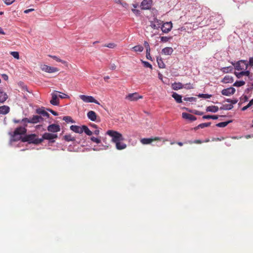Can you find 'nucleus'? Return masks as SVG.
<instances>
[{
    "label": "nucleus",
    "instance_id": "obj_25",
    "mask_svg": "<svg viewBox=\"0 0 253 253\" xmlns=\"http://www.w3.org/2000/svg\"><path fill=\"white\" fill-rule=\"evenodd\" d=\"M233 82V79L232 77L229 75L225 76L222 80V82L224 84L231 83Z\"/></svg>",
    "mask_w": 253,
    "mask_h": 253
},
{
    "label": "nucleus",
    "instance_id": "obj_46",
    "mask_svg": "<svg viewBox=\"0 0 253 253\" xmlns=\"http://www.w3.org/2000/svg\"><path fill=\"white\" fill-rule=\"evenodd\" d=\"M49 57H51L53 59L55 60L56 61L61 63H64L65 62L63 61L62 60L59 58L58 57L56 56H53V55H49Z\"/></svg>",
    "mask_w": 253,
    "mask_h": 253
},
{
    "label": "nucleus",
    "instance_id": "obj_15",
    "mask_svg": "<svg viewBox=\"0 0 253 253\" xmlns=\"http://www.w3.org/2000/svg\"><path fill=\"white\" fill-rule=\"evenodd\" d=\"M235 92V89L234 87H230L225 89H223L221 91V93L223 95L230 96L233 94Z\"/></svg>",
    "mask_w": 253,
    "mask_h": 253
},
{
    "label": "nucleus",
    "instance_id": "obj_34",
    "mask_svg": "<svg viewBox=\"0 0 253 253\" xmlns=\"http://www.w3.org/2000/svg\"><path fill=\"white\" fill-rule=\"evenodd\" d=\"M21 123L23 124L25 127L27 126V123H31V118H25L21 120Z\"/></svg>",
    "mask_w": 253,
    "mask_h": 253
},
{
    "label": "nucleus",
    "instance_id": "obj_63",
    "mask_svg": "<svg viewBox=\"0 0 253 253\" xmlns=\"http://www.w3.org/2000/svg\"><path fill=\"white\" fill-rule=\"evenodd\" d=\"M168 38L167 37H161V40L162 41L166 42L168 40Z\"/></svg>",
    "mask_w": 253,
    "mask_h": 253
},
{
    "label": "nucleus",
    "instance_id": "obj_57",
    "mask_svg": "<svg viewBox=\"0 0 253 253\" xmlns=\"http://www.w3.org/2000/svg\"><path fill=\"white\" fill-rule=\"evenodd\" d=\"M132 11L135 13V14L136 15H139L140 14V11L139 10H137V9H132Z\"/></svg>",
    "mask_w": 253,
    "mask_h": 253
},
{
    "label": "nucleus",
    "instance_id": "obj_47",
    "mask_svg": "<svg viewBox=\"0 0 253 253\" xmlns=\"http://www.w3.org/2000/svg\"><path fill=\"white\" fill-rule=\"evenodd\" d=\"M226 101L227 102L231 103L232 104H235L238 102V100L236 99H227Z\"/></svg>",
    "mask_w": 253,
    "mask_h": 253
},
{
    "label": "nucleus",
    "instance_id": "obj_51",
    "mask_svg": "<svg viewBox=\"0 0 253 253\" xmlns=\"http://www.w3.org/2000/svg\"><path fill=\"white\" fill-rule=\"evenodd\" d=\"M183 88L188 89L193 88L194 87L192 84H191L189 83V84H186L185 85H184Z\"/></svg>",
    "mask_w": 253,
    "mask_h": 253
},
{
    "label": "nucleus",
    "instance_id": "obj_58",
    "mask_svg": "<svg viewBox=\"0 0 253 253\" xmlns=\"http://www.w3.org/2000/svg\"><path fill=\"white\" fill-rule=\"evenodd\" d=\"M48 111H49L50 112H51L54 116L58 115V113L56 112H55L51 109H48Z\"/></svg>",
    "mask_w": 253,
    "mask_h": 253
},
{
    "label": "nucleus",
    "instance_id": "obj_53",
    "mask_svg": "<svg viewBox=\"0 0 253 253\" xmlns=\"http://www.w3.org/2000/svg\"><path fill=\"white\" fill-rule=\"evenodd\" d=\"M116 45H115V44L114 43H109L107 44H105L104 45V46L106 47H108V48H110V47H115Z\"/></svg>",
    "mask_w": 253,
    "mask_h": 253
},
{
    "label": "nucleus",
    "instance_id": "obj_21",
    "mask_svg": "<svg viewBox=\"0 0 253 253\" xmlns=\"http://www.w3.org/2000/svg\"><path fill=\"white\" fill-rule=\"evenodd\" d=\"M184 85L181 83H174L171 85V87L173 90H177L183 88Z\"/></svg>",
    "mask_w": 253,
    "mask_h": 253
},
{
    "label": "nucleus",
    "instance_id": "obj_43",
    "mask_svg": "<svg viewBox=\"0 0 253 253\" xmlns=\"http://www.w3.org/2000/svg\"><path fill=\"white\" fill-rule=\"evenodd\" d=\"M10 54L12 55L15 58L18 59L19 58V52L17 51L10 52Z\"/></svg>",
    "mask_w": 253,
    "mask_h": 253
},
{
    "label": "nucleus",
    "instance_id": "obj_11",
    "mask_svg": "<svg viewBox=\"0 0 253 253\" xmlns=\"http://www.w3.org/2000/svg\"><path fill=\"white\" fill-rule=\"evenodd\" d=\"M57 137V135L56 134H53L45 132L42 135V137L40 139H42V142L44 139L51 140V142H54V140H51L54 138H56Z\"/></svg>",
    "mask_w": 253,
    "mask_h": 253
},
{
    "label": "nucleus",
    "instance_id": "obj_10",
    "mask_svg": "<svg viewBox=\"0 0 253 253\" xmlns=\"http://www.w3.org/2000/svg\"><path fill=\"white\" fill-rule=\"evenodd\" d=\"M59 92L57 91H54L53 92L51 93V99L50 101V103L53 105L55 106H58L59 104V99L58 98L57 93Z\"/></svg>",
    "mask_w": 253,
    "mask_h": 253
},
{
    "label": "nucleus",
    "instance_id": "obj_59",
    "mask_svg": "<svg viewBox=\"0 0 253 253\" xmlns=\"http://www.w3.org/2000/svg\"><path fill=\"white\" fill-rule=\"evenodd\" d=\"M116 65H115V64H111V65H110V67H109V68H110L111 70H115V69H116Z\"/></svg>",
    "mask_w": 253,
    "mask_h": 253
},
{
    "label": "nucleus",
    "instance_id": "obj_33",
    "mask_svg": "<svg viewBox=\"0 0 253 253\" xmlns=\"http://www.w3.org/2000/svg\"><path fill=\"white\" fill-rule=\"evenodd\" d=\"M250 71H242V72L239 73V74H236V76L237 77V78H239L242 76H249L250 75Z\"/></svg>",
    "mask_w": 253,
    "mask_h": 253
},
{
    "label": "nucleus",
    "instance_id": "obj_45",
    "mask_svg": "<svg viewBox=\"0 0 253 253\" xmlns=\"http://www.w3.org/2000/svg\"><path fill=\"white\" fill-rule=\"evenodd\" d=\"M157 62L159 65V68H165V64L163 62L161 59L159 60L158 58L157 59Z\"/></svg>",
    "mask_w": 253,
    "mask_h": 253
},
{
    "label": "nucleus",
    "instance_id": "obj_18",
    "mask_svg": "<svg viewBox=\"0 0 253 253\" xmlns=\"http://www.w3.org/2000/svg\"><path fill=\"white\" fill-rule=\"evenodd\" d=\"M70 129L76 133H83L82 126H76V125H72L70 126Z\"/></svg>",
    "mask_w": 253,
    "mask_h": 253
},
{
    "label": "nucleus",
    "instance_id": "obj_62",
    "mask_svg": "<svg viewBox=\"0 0 253 253\" xmlns=\"http://www.w3.org/2000/svg\"><path fill=\"white\" fill-rule=\"evenodd\" d=\"M242 137H243L242 136H232V137H231V138L233 139H239L242 138Z\"/></svg>",
    "mask_w": 253,
    "mask_h": 253
},
{
    "label": "nucleus",
    "instance_id": "obj_56",
    "mask_svg": "<svg viewBox=\"0 0 253 253\" xmlns=\"http://www.w3.org/2000/svg\"><path fill=\"white\" fill-rule=\"evenodd\" d=\"M58 96L61 98H66L69 97V96L65 93H63L62 95H59Z\"/></svg>",
    "mask_w": 253,
    "mask_h": 253
},
{
    "label": "nucleus",
    "instance_id": "obj_1",
    "mask_svg": "<svg viewBox=\"0 0 253 253\" xmlns=\"http://www.w3.org/2000/svg\"><path fill=\"white\" fill-rule=\"evenodd\" d=\"M21 141L23 142H27L29 144H39L42 142V139L37 137L36 134H31L26 135L22 137H20Z\"/></svg>",
    "mask_w": 253,
    "mask_h": 253
},
{
    "label": "nucleus",
    "instance_id": "obj_48",
    "mask_svg": "<svg viewBox=\"0 0 253 253\" xmlns=\"http://www.w3.org/2000/svg\"><path fill=\"white\" fill-rule=\"evenodd\" d=\"M144 66L145 67H147V68H151L152 69V65L148 62H147V61H142Z\"/></svg>",
    "mask_w": 253,
    "mask_h": 253
},
{
    "label": "nucleus",
    "instance_id": "obj_17",
    "mask_svg": "<svg viewBox=\"0 0 253 253\" xmlns=\"http://www.w3.org/2000/svg\"><path fill=\"white\" fill-rule=\"evenodd\" d=\"M182 117L183 119L189 120L190 121H194L197 119L195 116L187 113H182Z\"/></svg>",
    "mask_w": 253,
    "mask_h": 253
},
{
    "label": "nucleus",
    "instance_id": "obj_29",
    "mask_svg": "<svg viewBox=\"0 0 253 253\" xmlns=\"http://www.w3.org/2000/svg\"><path fill=\"white\" fill-rule=\"evenodd\" d=\"M173 52L172 48H163L162 54L164 55H170Z\"/></svg>",
    "mask_w": 253,
    "mask_h": 253
},
{
    "label": "nucleus",
    "instance_id": "obj_26",
    "mask_svg": "<svg viewBox=\"0 0 253 253\" xmlns=\"http://www.w3.org/2000/svg\"><path fill=\"white\" fill-rule=\"evenodd\" d=\"M218 107L216 106H210L207 107L206 111L207 112L215 113L218 111Z\"/></svg>",
    "mask_w": 253,
    "mask_h": 253
},
{
    "label": "nucleus",
    "instance_id": "obj_39",
    "mask_svg": "<svg viewBox=\"0 0 253 253\" xmlns=\"http://www.w3.org/2000/svg\"><path fill=\"white\" fill-rule=\"evenodd\" d=\"M63 120L67 123L71 122L73 123L75 122L72 119V118L70 116L64 117Z\"/></svg>",
    "mask_w": 253,
    "mask_h": 253
},
{
    "label": "nucleus",
    "instance_id": "obj_2",
    "mask_svg": "<svg viewBox=\"0 0 253 253\" xmlns=\"http://www.w3.org/2000/svg\"><path fill=\"white\" fill-rule=\"evenodd\" d=\"M106 134L112 137L111 141L115 143L125 140L121 133L114 130H108L106 131Z\"/></svg>",
    "mask_w": 253,
    "mask_h": 253
},
{
    "label": "nucleus",
    "instance_id": "obj_5",
    "mask_svg": "<svg viewBox=\"0 0 253 253\" xmlns=\"http://www.w3.org/2000/svg\"><path fill=\"white\" fill-rule=\"evenodd\" d=\"M236 70H246L248 66V62L246 60H240L234 64H233Z\"/></svg>",
    "mask_w": 253,
    "mask_h": 253
},
{
    "label": "nucleus",
    "instance_id": "obj_64",
    "mask_svg": "<svg viewBox=\"0 0 253 253\" xmlns=\"http://www.w3.org/2000/svg\"><path fill=\"white\" fill-rule=\"evenodd\" d=\"M194 114L198 115H203V113L202 112H199L198 111H196L195 112H193Z\"/></svg>",
    "mask_w": 253,
    "mask_h": 253
},
{
    "label": "nucleus",
    "instance_id": "obj_4",
    "mask_svg": "<svg viewBox=\"0 0 253 253\" xmlns=\"http://www.w3.org/2000/svg\"><path fill=\"white\" fill-rule=\"evenodd\" d=\"M228 42L231 46H238L241 42L239 36L235 33L231 34L228 37Z\"/></svg>",
    "mask_w": 253,
    "mask_h": 253
},
{
    "label": "nucleus",
    "instance_id": "obj_38",
    "mask_svg": "<svg viewBox=\"0 0 253 253\" xmlns=\"http://www.w3.org/2000/svg\"><path fill=\"white\" fill-rule=\"evenodd\" d=\"M211 124V123H210V122L202 123V124L199 125L198 126V127L203 128L205 127H208V126H210Z\"/></svg>",
    "mask_w": 253,
    "mask_h": 253
},
{
    "label": "nucleus",
    "instance_id": "obj_22",
    "mask_svg": "<svg viewBox=\"0 0 253 253\" xmlns=\"http://www.w3.org/2000/svg\"><path fill=\"white\" fill-rule=\"evenodd\" d=\"M115 144L116 149L119 150H122L126 148V145L122 141H118L115 143Z\"/></svg>",
    "mask_w": 253,
    "mask_h": 253
},
{
    "label": "nucleus",
    "instance_id": "obj_19",
    "mask_svg": "<svg viewBox=\"0 0 253 253\" xmlns=\"http://www.w3.org/2000/svg\"><path fill=\"white\" fill-rule=\"evenodd\" d=\"M88 118L92 121H95L96 120L97 115L93 111H89L87 113Z\"/></svg>",
    "mask_w": 253,
    "mask_h": 253
},
{
    "label": "nucleus",
    "instance_id": "obj_36",
    "mask_svg": "<svg viewBox=\"0 0 253 253\" xmlns=\"http://www.w3.org/2000/svg\"><path fill=\"white\" fill-rule=\"evenodd\" d=\"M233 68L232 67H224L221 69V71L225 73H227L232 71Z\"/></svg>",
    "mask_w": 253,
    "mask_h": 253
},
{
    "label": "nucleus",
    "instance_id": "obj_52",
    "mask_svg": "<svg viewBox=\"0 0 253 253\" xmlns=\"http://www.w3.org/2000/svg\"><path fill=\"white\" fill-rule=\"evenodd\" d=\"M188 143L189 144H192V143L201 144L202 143V142L200 140H195L194 141H189Z\"/></svg>",
    "mask_w": 253,
    "mask_h": 253
},
{
    "label": "nucleus",
    "instance_id": "obj_30",
    "mask_svg": "<svg viewBox=\"0 0 253 253\" xmlns=\"http://www.w3.org/2000/svg\"><path fill=\"white\" fill-rule=\"evenodd\" d=\"M232 122V120H230L227 122H221L219 123H218L216 125V126L218 127H224L227 126L229 123H231Z\"/></svg>",
    "mask_w": 253,
    "mask_h": 253
},
{
    "label": "nucleus",
    "instance_id": "obj_13",
    "mask_svg": "<svg viewBox=\"0 0 253 253\" xmlns=\"http://www.w3.org/2000/svg\"><path fill=\"white\" fill-rule=\"evenodd\" d=\"M152 4V0H143L141 2L140 6L142 9H150Z\"/></svg>",
    "mask_w": 253,
    "mask_h": 253
},
{
    "label": "nucleus",
    "instance_id": "obj_55",
    "mask_svg": "<svg viewBox=\"0 0 253 253\" xmlns=\"http://www.w3.org/2000/svg\"><path fill=\"white\" fill-rule=\"evenodd\" d=\"M251 66H253V57H250L249 59V61L248 62V65Z\"/></svg>",
    "mask_w": 253,
    "mask_h": 253
},
{
    "label": "nucleus",
    "instance_id": "obj_14",
    "mask_svg": "<svg viewBox=\"0 0 253 253\" xmlns=\"http://www.w3.org/2000/svg\"><path fill=\"white\" fill-rule=\"evenodd\" d=\"M161 24L162 22L161 20L156 18H154V20L151 21L150 26L154 29H158L160 28Z\"/></svg>",
    "mask_w": 253,
    "mask_h": 253
},
{
    "label": "nucleus",
    "instance_id": "obj_54",
    "mask_svg": "<svg viewBox=\"0 0 253 253\" xmlns=\"http://www.w3.org/2000/svg\"><path fill=\"white\" fill-rule=\"evenodd\" d=\"M216 18L218 20V22L219 23V24H222V23H223V20L221 18V17L218 15L216 17Z\"/></svg>",
    "mask_w": 253,
    "mask_h": 253
},
{
    "label": "nucleus",
    "instance_id": "obj_20",
    "mask_svg": "<svg viewBox=\"0 0 253 253\" xmlns=\"http://www.w3.org/2000/svg\"><path fill=\"white\" fill-rule=\"evenodd\" d=\"M10 108L8 106H0V114L6 115L9 112Z\"/></svg>",
    "mask_w": 253,
    "mask_h": 253
},
{
    "label": "nucleus",
    "instance_id": "obj_31",
    "mask_svg": "<svg viewBox=\"0 0 253 253\" xmlns=\"http://www.w3.org/2000/svg\"><path fill=\"white\" fill-rule=\"evenodd\" d=\"M64 139L66 141H75V138L72 136L71 134L66 135L64 136Z\"/></svg>",
    "mask_w": 253,
    "mask_h": 253
},
{
    "label": "nucleus",
    "instance_id": "obj_28",
    "mask_svg": "<svg viewBox=\"0 0 253 253\" xmlns=\"http://www.w3.org/2000/svg\"><path fill=\"white\" fill-rule=\"evenodd\" d=\"M83 132H84L87 135L90 136L92 134L93 132L89 130L88 127L85 125L82 126Z\"/></svg>",
    "mask_w": 253,
    "mask_h": 253
},
{
    "label": "nucleus",
    "instance_id": "obj_9",
    "mask_svg": "<svg viewBox=\"0 0 253 253\" xmlns=\"http://www.w3.org/2000/svg\"><path fill=\"white\" fill-rule=\"evenodd\" d=\"M41 69L44 72L52 73L59 71L58 69L55 67H50L46 65L42 64L40 65Z\"/></svg>",
    "mask_w": 253,
    "mask_h": 253
},
{
    "label": "nucleus",
    "instance_id": "obj_42",
    "mask_svg": "<svg viewBox=\"0 0 253 253\" xmlns=\"http://www.w3.org/2000/svg\"><path fill=\"white\" fill-rule=\"evenodd\" d=\"M37 113L42 115L44 117H49V114L45 111H39L37 110Z\"/></svg>",
    "mask_w": 253,
    "mask_h": 253
},
{
    "label": "nucleus",
    "instance_id": "obj_16",
    "mask_svg": "<svg viewBox=\"0 0 253 253\" xmlns=\"http://www.w3.org/2000/svg\"><path fill=\"white\" fill-rule=\"evenodd\" d=\"M47 130L51 132H57L60 130V127L58 125L52 124L48 126Z\"/></svg>",
    "mask_w": 253,
    "mask_h": 253
},
{
    "label": "nucleus",
    "instance_id": "obj_49",
    "mask_svg": "<svg viewBox=\"0 0 253 253\" xmlns=\"http://www.w3.org/2000/svg\"><path fill=\"white\" fill-rule=\"evenodd\" d=\"M184 100H185V101H190V102L195 101L196 100V98L193 97H185L184 98Z\"/></svg>",
    "mask_w": 253,
    "mask_h": 253
},
{
    "label": "nucleus",
    "instance_id": "obj_60",
    "mask_svg": "<svg viewBox=\"0 0 253 253\" xmlns=\"http://www.w3.org/2000/svg\"><path fill=\"white\" fill-rule=\"evenodd\" d=\"M34 9H33V8H31V9H26L24 11V13H29L30 12H31V11H34Z\"/></svg>",
    "mask_w": 253,
    "mask_h": 253
},
{
    "label": "nucleus",
    "instance_id": "obj_6",
    "mask_svg": "<svg viewBox=\"0 0 253 253\" xmlns=\"http://www.w3.org/2000/svg\"><path fill=\"white\" fill-rule=\"evenodd\" d=\"M163 140V142L167 141V139H164L162 137H155L154 138H144L140 140V142L143 144H149L154 141H161Z\"/></svg>",
    "mask_w": 253,
    "mask_h": 253
},
{
    "label": "nucleus",
    "instance_id": "obj_40",
    "mask_svg": "<svg viewBox=\"0 0 253 253\" xmlns=\"http://www.w3.org/2000/svg\"><path fill=\"white\" fill-rule=\"evenodd\" d=\"M150 50H151V48H146V57L147 59H148L150 60H152V58L150 55Z\"/></svg>",
    "mask_w": 253,
    "mask_h": 253
},
{
    "label": "nucleus",
    "instance_id": "obj_3",
    "mask_svg": "<svg viewBox=\"0 0 253 253\" xmlns=\"http://www.w3.org/2000/svg\"><path fill=\"white\" fill-rule=\"evenodd\" d=\"M26 132L27 129L25 126H19L17 127L13 131V134L12 135L13 137V140L16 141L21 139V138H20L22 137H17V136L22 134H25L26 133Z\"/></svg>",
    "mask_w": 253,
    "mask_h": 253
},
{
    "label": "nucleus",
    "instance_id": "obj_35",
    "mask_svg": "<svg viewBox=\"0 0 253 253\" xmlns=\"http://www.w3.org/2000/svg\"><path fill=\"white\" fill-rule=\"evenodd\" d=\"M218 118L217 115H204L203 116V119H212L213 120H216Z\"/></svg>",
    "mask_w": 253,
    "mask_h": 253
},
{
    "label": "nucleus",
    "instance_id": "obj_37",
    "mask_svg": "<svg viewBox=\"0 0 253 253\" xmlns=\"http://www.w3.org/2000/svg\"><path fill=\"white\" fill-rule=\"evenodd\" d=\"M245 84V82L243 81H236L233 84L235 86L240 87Z\"/></svg>",
    "mask_w": 253,
    "mask_h": 253
},
{
    "label": "nucleus",
    "instance_id": "obj_61",
    "mask_svg": "<svg viewBox=\"0 0 253 253\" xmlns=\"http://www.w3.org/2000/svg\"><path fill=\"white\" fill-rule=\"evenodd\" d=\"M100 131L98 129L96 128L93 132V133L96 135H98L99 134Z\"/></svg>",
    "mask_w": 253,
    "mask_h": 253
},
{
    "label": "nucleus",
    "instance_id": "obj_7",
    "mask_svg": "<svg viewBox=\"0 0 253 253\" xmlns=\"http://www.w3.org/2000/svg\"><path fill=\"white\" fill-rule=\"evenodd\" d=\"M79 97L81 99H82L84 102L85 103H94L98 105L100 104L99 102L92 96L80 95L79 96Z\"/></svg>",
    "mask_w": 253,
    "mask_h": 253
},
{
    "label": "nucleus",
    "instance_id": "obj_41",
    "mask_svg": "<svg viewBox=\"0 0 253 253\" xmlns=\"http://www.w3.org/2000/svg\"><path fill=\"white\" fill-rule=\"evenodd\" d=\"M90 140L93 142H95L96 143H97V144H99L100 143H101V139L98 138H96V137H95L94 136H92L90 137Z\"/></svg>",
    "mask_w": 253,
    "mask_h": 253
},
{
    "label": "nucleus",
    "instance_id": "obj_12",
    "mask_svg": "<svg viewBox=\"0 0 253 253\" xmlns=\"http://www.w3.org/2000/svg\"><path fill=\"white\" fill-rule=\"evenodd\" d=\"M172 23L171 22H166L164 23L162 25H161L160 28H161V30L163 31V32L167 33L170 31V30L172 28Z\"/></svg>",
    "mask_w": 253,
    "mask_h": 253
},
{
    "label": "nucleus",
    "instance_id": "obj_32",
    "mask_svg": "<svg viewBox=\"0 0 253 253\" xmlns=\"http://www.w3.org/2000/svg\"><path fill=\"white\" fill-rule=\"evenodd\" d=\"M233 108V106L232 104H224L220 108V110H229Z\"/></svg>",
    "mask_w": 253,
    "mask_h": 253
},
{
    "label": "nucleus",
    "instance_id": "obj_44",
    "mask_svg": "<svg viewBox=\"0 0 253 253\" xmlns=\"http://www.w3.org/2000/svg\"><path fill=\"white\" fill-rule=\"evenodd\" d=\"M199 97L204 98H210L211 97V95L208 94H199L198 95Z\"/></svg>",
    "mask_w": 253,
    "mask_h": 253
},
{
    "label": "nucleus",
    "instance_id": "obj_8",
    "mask_svg": "<svg viewBox=\"0 0 253 253\" xmlns=\"http://www.w3.org/2000/svg\"><path fill=\"white\" fill-rule=\"evenodd\" d=\"M125 98L130 101H136L139 99L143 98V96L139 95L137 92H134L128 94Z\"/></svg>",
    "mask_w": 253,
    "mask_h": 253
},
{
    "label": "nucleus",
    "instance_id": "obj_23",
    "mask_svg": "<svg viewBox=\"0 0 253 253\" xmlns=\"http://www.w3.org/2000/svg\"><path fill=\"white\" fill-rule=\"evenodd\" d=\"M42 120L43 119L41 116L38 115L34 116L32 118H31V124L38 123Z\"/></svg>",
    "mask_w": 253,
    "mask_h": 253
},
{
    "label": "nucleus",
    "instance_id": "obj_50",
    "mask_svg": "<svg viewBox=\"0 0 253 253\" xmlns=\"http://www.w3.org/2000/svg\"><path fill=\"white\" fill-rule=\"evenodd\" d=\"M3 1L6 5H9L12 4L15 1V0H3Z\"/></svg>",
    "mask_w": 253,
    "mask_h": 253
},
{
    "label": "nucleus",
    "instance_id": "obj_27",
    "mask_svg": "<svg viewBox=\"0 0 253 253\" xmlns=\"http://www.w3.org/2000/svg\"><path fill=\"white\" fill-rule=\"evenodd\" d=\"M172 97L176 100L177 103L182 102V96L176 92H173L172 94Z\"/></svg>",
    "mask_w": 253,
    "mask_h": 253
},
{
    "label": "nucleus",
    "instance_id": "obj_24",
    "mask_svg": "<svg viewBox=\"0 0 253 253\" xmlns=\"http://www.w3.org/2000/svg\"><path fill=\"white\" fill-rule=\"evenodd\" d=\"M8 98L7 94L2 91H0V103H4Z\"/></svg>",
    "mask_w": 253,
    "mask_h": 253
}]
</instances>
